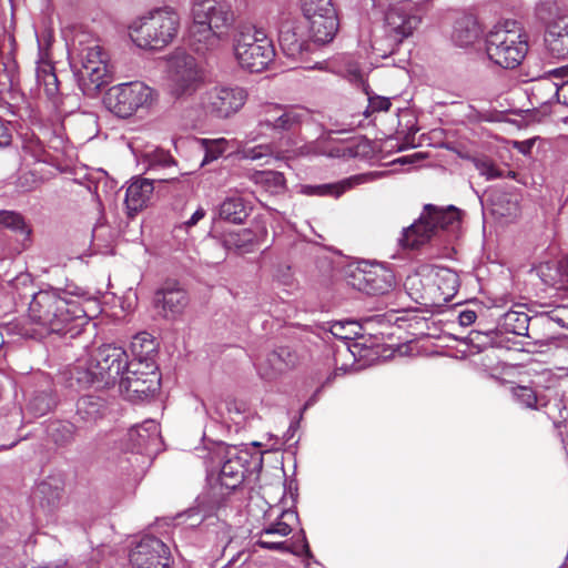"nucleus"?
<instances>
[{
  "mask_svg": "<svg viewBox=\"0 0 568 568\" xmlns=\"http://www.w3.org/2000/svg\"><path fill=\"white\" fill-rule=\"evenodd\" d=\"M28 320L33 327L24 335L42 338L49 334H70L74 336L88 323V315L81 303L68 298L54 290L32 293L28 307Z\"/></svg>",
  "mask_w": 568,
  "mask_h": 568,
  "instance_id": "1",
  "label": "nucleus"
},
{
  "mask_svg": "<svg viewBox=\"0 0 568 568\" xmlns=\"http://www.w3.org/2000/svg\"><path fill=\"white\" fill-rule=\"evenodd\" d=\"M191 13L190 37L199 52L215 49L235 22L232 6L224 0H193Z\"/></svg>",
  "mask_w": 568,
  "mask_h": 568,
  "instance_id": "2",
  "label": "nucleus"
},
{
  "mask_svg": "<svg viewBox=\"0 0 568 568\" xmlns=\"http://www.w3.org/2000/svg\"><path fill=\"white\" fill-rule=\"evenodd\" d=\"M154 349V343L146 334L134 337L132 351L135 361L128 363V367L118 379L120 390L128 399H144L158 392L160 375L158 366L150 357Z\"/></svg>",
  "mask_w": 568,
  "mask_h": 568,
  "instance_id": "3",
  "label": "nucleus"
},
{
  "mask_svg": "<svg viewBox=\"0 0 568 568\" xmlns=\"http://www.w3.org/2000/svg\"><path fill=\"white\" fill-rule=\"evenodd\" d=\"M459 225L460 211L457 207L426 204L419 219L403 230L398 241L404 248L418 250L442 233H455Z\"/></svg>",
  "mask_w": 568,
  "mask_h": 568,
  "instance_id": "4",
  "label": "nucleus"
},
{
  "mask_svg": "<svg viewBox=\"0 0 568 568\" xmlns=\"http://www.w3.org/2000/svg\"><path fill=\"white\" fill-rule=\"evenodd\" d=\"M180 30V16L171 7L158 8L135 19L130 28L132 41L142 49L161 50L169 45Z\"/></svg>",
  "mask_w": 568,
  "mask_h": 568,
  "instance_id": "5",
  "label": "nucleus"
},
{
  "mask_svg": "<svg viewBox=\"0 0 568 568\" xmlns=\"http://www.w3.org/2000/svg\"><path fill=\"white\" fill-rule=\"evenodd\" d=\"M488 58L504 69H515L521 64L528 52L527 36L520 23L505 20L497 23L486 37Z\"/></svg>",
  "mask_w": 568,
  "mask_h": 568,
  "instance_id": "6",
  "label": "nucleus"
},
{
  "mask_svg": "<svg viewBox=\"0 0 568 568\" xmlns=\"http://www.w3.org/2000/svg\"><path fill=\"white\" fill-rule=\"evenodd\" d=\"M233 52L239 65L250 72H261L275 57L272 41L262 28L241 27L233 38Z\"/></svg>",
  "mask_w": 568,
  "mask_h": 568,
  "instance_id": "7",
  "label": "nucleus"
},
{
  "mask_svg": "<svg viewBox=\"0 0 568 568\" xmlns=\"http://www.w3.org/2000/svg\"><path fill=\"white\" fill-rule=\"evenodd\" d=\"M158 100L156 91L142 81H132L111 87L105 97V106L119 118H130L139 111L150 110Z\"/></svg>",
  "mask_w": 568,
  "mask_h": 568,
  "instance_id": "8",
  "label": "nucleus"
},
{
  "mask_svg": "<svg viewBox=\"0 0 568 568\" xmlns=\"http://www.w3.org/2000/svg\"><path fill=\"white\" fill-rule=\"evenodd\" d=\"M204 83V73L191 54L178 52L170 59V94L176 101H186Z\"/></svg>",
  "mask_w": 568,
  "mask_h": 568,
  "instance_id": "9",
  "label": "nucleus"
},
{
  "mask_svg": "<svg viewBox=\"0 0 568 568\" xmlns=\"http://www.w3.org/2000/svg\"><path fill=\"white\" fill-rule=\"evenodd\" d=\"M80 45L78 49L79 80L88 91H97L108 82V54L94 40L85 44L80 42Z\"/></svg>",
  "mask_w": 568,
  "mask_h": 568,
  "instance_id": "10",
  "label": "nucleus"
},
{
  "mask_svg": "<svg viewBox=\"0 0 568 568\" xmlns=\"http://www.w3.org/2000/svg\"><path fill=\"white\" fill-rule=\"evenodd\" d=\"M247 100L245 89L237 85H214L201 97V105L205 113L229 119L237 113Z\"/></svg>",
  "mask_w": 568,
  "mask_h": 568,
  "instance_id": "11",
  "label": "nucleus"
},
{
  "mask_svg": "<svg viewBox=\"0 0 568 568\" xmlns=\"http://www.w3.org/2000/svg\"><path fill=\"white\" fill-rule=\"evenodd\" d=\"M353 287L369 295L390 292L395 284L394 273L381 264H361L349 275Z\"/></svg>",
  "mask_w": 568,
  "mask_h": 568,
  "instance_id": "12",
  "label": "nucleus"
},
{
  "mask_svg": "<svg viewBox=\"0 0 568 568\" xmlns=\"http://www.w3.org/2000/svg\"><path fill=\"white\" fill-rule=\"evenodd\" d=\"M307 115L304 109L266 104L260 112L257 129L262 132H293L302 125Z\"/></svg>",
  "mask_w": 568,
  "mask_h": 568,
  "instance_id": "13",
  "label": "nucleus"
},
{
  "mask_svg": "<svg viewBox=\"0 0 568 568\" xmlns=\"http://www.w3.org/2000/svg\"><path fill=\"white\" fill-rule=\"evenodd\" d=\"M90 358L91 365L100 375V382L106 387L118 382L129 363L126 352L122 347L110 344L94 349Z\"/></svg>",
  "mask_w": 568,
  "mask_h": 568,
  "instance_id": "14",
  "label": "nucleus"
},
{
  "mask_svg": "<svg viewBox=\"0 0 568 568\" xmlns=\"http://www.w3.org/2000/svg\"><path fill=\"white\" fill-rule=\"evenodd\" d=\"M422 22L418 8L412 6L390 7L385 14V31L394 44L413 36Z\"/></svg>",
  "mask_w": 568,
  "mask_h": 568,
  "instance_id": "15",
  "label": "nucleus"
},
{
  "mask_svg": "<svg viewBox=\"0 0 568 568\" xmlns=\"http://www.w3.org/2000/svg\"><path fill=\"white\" fill-rule=\"evenodd\" d=\"M132 568H168L169 549L163 541L153 536L143 537L130 555Z\"/></svg>",
  "mask_w": 568,
  "mask_h": 568,
  "instance_id": "16",
  "label": "nucleus"
},
{
  "mask_svg": "<svg viewBox=\"0 0 568 568\" xmlns=\"http://www.w3.org/2000/svg\"><path fill=\"white\" fill-rule=\"evenodd\" d=\"M297 364V354L287 346H281L260 357L256 363V369L261 378L274 381L295 368Z\"/></svg>",
  "mask_w": 568,
  "mask_h": 568,
  "instance_id": "17",
  "label": "nucleus"
},
{
  "mask_svg": "<svg viewBox=\"0 0 568 568\" xmlns=\"http://www.w3.org/2000/svg\"><path fill=\"white\" fill-rule=\"evenodd\" d=\"M217 454L224 458L219 477L221 486L233 490L244 479L248 455L236 447H225L222 444L217 446Z\"/></svg>",
  "mask_w": 568,
  "mask_h": 568,
  "instance_id": "18",
  "label": "nucleus"
},
{
  "mask_svg": "<svg viewBox=\"0 0 568 568\" xmlns=\"http://www.w3.org/2000/svg\"><path fill=\"white\" fill-rule=\"evenodd\" d=\"M128 440L133 450L152 455L161 447L160 426L154 420H145L129 430Z\"/></svg>",
  "mask_w": 568,
  "mask_h": 568,
  "instance_id": "19",
  "label": "nucleus"
},
{
  "mask_svg": "<svg viewBox=\"0 0 568 568\" xmlns=\"http://www.w3.org/2000/svg\"><path fill=\"white\" fill-rule=\"evenodd\" d=\"M187 303L186 292L176 285L169 284L159 290L154 296L155 307L165 318H175L181 315Z\"/></svg>",
  "mask_w": 568,
  "mask_h": 568,
  "instance_id": "20",
  "label": "nucleus"
},
{
  "mask_svg": "<svg viewBox=\"0 0 568 568\" xmlns=\"http://www.w3.org/2000/svg\"><path fill=\"white\" fill-rule=\"evenodd\" d=\"M297 520V514L294 510H283L277 521L270 524L261 534L256 544L270 550H287L284 541H271L268 537H286L292 532V526Z\"/></svg>",
  "mask_w": 568,
  "mask_h": 568,
  "instance_id": "21",
  "label": "nucleus"
},
{
  "mask_svg": "<svg viewBox=\"0 0 568 568\" xmlns=\"http://www.w3.org/2000/svg\"><path fill=\"white\" fill-rule=\"evenodd\" d=\"M428 278L434 294L433 303L449 302L459 286L458 275L446 267H429Z\"/></svg>",
  "mask_w": 568,
  "mask_h": 568,
  "instance_id": "22",
  "label": "nucleus"
},
{
  "mask_svg": "<svg viewBox=\"0 0 568 568\" xmlns=\"http://www.w3.org/2000/svg\"><path fill=\"white\" fill-rule=\"evenodd\" d=\"M536 272L545 285L558 294H568V258L541 263Z\"/></svg>",
  "mask_w": 568,
  "mask_h": 568,
  "instance_id": "23",
  "label": "nucleus"
},
{
  "mask_svg": "<svg viewBox=\"0 0 568 568\" xmlns=\"http://www.w3.org/2000/svg\"><path fill=\"white\" fill-rule=\"evenodd\" d=\"M308 23L310 37L314 42L327 43L336 34L338 22L335 9L331 12H323L305 17Z\"/></svg>",
  "mask_w": 568,
  "mask_h": 568,
  "instance_id": "24",
  "label": "nucleus"
},
{
  "mask_svg": "<svg viewBox=\"0 0 568 568\" xmlns=\"http://www.w3.org/2000/svg\"><path fill=\"white\" fill-rule=\"evenodd\" d=\"M153 182L149 179H135L126 187L124 203L129 215L144 209L153 195Z\"/></svg>",
  "mask_w": 568,
  "mask_h": 568,
  "instance_id": "25",
  "label": "nucleus"
},
{
  "mask_svg": "<svg viewBox=\"0 0 568 568\" xmlns=\"http://www.w3.org/2000/svg\"><path fill=\"white\" fill-rule=\"evenodd\" d=\"M545 41L555 58L568 59V17H561L549 26Z\"/></svg>",
  "mask_w": 568,
  "mask_h": 568,
  "instance_id": "26",
  "label": "nucleus"
},
{
  "mask_svg": "<svg viewBox=\"0 0 568 568\" xmlns=\"http://www.w3.org/2000/svg\"><path fill=\"white\" fill-rule=\"evenodd\" d=\"M374 174H359L346 179L335 184H318V185H302L301 193L308 196H326L334 195L339 196L345 191L352 189L354 185L372 181Z\"/></svg>",
  "mask_w": 568,
  "mask_h": 568,
  "instance_id": "27",
  "label": "nucleus"
},
{
  "mask_svg": "<svg viewBox=\"0 0 568 568\" xmlns=\"http://www.w3.org/2000/svg\"><path fill=\"white\" fill-rule=\"evenodd\" d=\"M428 275L429 266H426L406 277L404 287L412 300L423 304L433 303L434 294Z\"/></svg>",
  "mask_w": 568,
  "mask_h": 568,
  "instance_id": "28",
  "label": "nucleus"
},
{
  "mask_svg": "<svg viewBox=\"0 0 568 568\" xmlns=\"http://www.w3.org/2000/svg\"><path fill=\"white\" fill-rule=\"evenodd\" d=\"M69 385L70 387H78L80 389L88 387L104 388L100 382V375L91 365V358L78 361L72 368L69 369Z\"/></svg>",
  "mask_w": 568,
  "mask_h": 568,
  "instance_id": "29",
  "label": "nucleus"
},
{
  "mask_svg": "<svg viewBox=\"0 0 568 568\" xmlns=\"http://www.w3.org/2000/svg\"><path fill=\"white\" fill-rule=\"evenodd\" d=\"M480 34L481 29L477 19L471 14H463L455 21L452 39L459 47H469Z\"/></svg>",
  "mask_w": 568,
  "mask_h": 568,
  "instance_id": "30",
  "label": "nucleus"
},
{
  "mask_svg": "<svg viewBox=\"0 0 568 568\" xmlns=\"http://www.w3.org/2000/svg\"><path fill=\"white\" fill-rule=\"evenodd\" d=\"M278 42L284 54L290 58H295L302 52L304 40L296 21L285 20L282 23Z\"/></svg>",
  "mask_w": 568,
  "mask_h": 568,
  "instance_id": "31",
  "label": "nucleus"
},
{
  "mask_svg": "<svg viewBox=\"0 0 568 568\" xmlns=\"http://www.w3.org/2000/svg\"><path fill=\"white\" fill-rule=\"evenodd\" d=\"M264 134V132L256 130L250 132L247 135V140L243 143L240 149V154L243 159L260 161L263 159L272 158L277 154L280 151L276 146L268 143H260L253 145L252 143L258 140V136Z\"/></svg>",
  "mask_w": 568,
  "mask_h": 568,
  "instance_id": "32",
  "label": "nucleus"
},
{
  "mask_svg": "<svg viewBox=\"0 0 568 568\" xmlns=\"http://www.w3.org/2000/svg\"><path fill=\"white\" fill-rule=\"evenodd\" d=\"M221 244L225 251H235L241 254L247 253L252 251L254 234L248 229L226 231L222 234Z\"/></svg>",
  "mask_w": 568,
  "mask_h": 568,
  "instance_id": "33",
  "label": "nucleus"
},
{
  "mask_svg": "<svg viewBox=\"0 0 568 568\" xmlns=\"http://www.w3.org/2000/svg\"><path fill=\"white\" fill-rule=\"evenodd\" d=\"M499 326L506 333L531 337L528 333L530 317L525 312L514 310L506 312L499 320Z\"/></svg>",
  "mask_w": 568,
  "mask_h": 568,
  "instance_id": "34",
  "label": "nucleus"
},
{
  "mask_svg": "<svg viewBox=\"0 0 568 568\" xmlns=\"http://www.w3.org/2000/svg\"><path fill=\"white\" fill-rule=\"evenodd\" d=\"M250 209L240 196L225 199L220 205V217L231 223L241 224L248 216Z\"/></svg>",
  "mask_w": 568,
  "mask_h": 568,
  "instance_id": "35",
  "label": "nucleus"
},
{
  "mask_svg": "<svg viewBox=\"0 0 568 568\" xmlns=\"http://www.w3.org/2000/svg\"><path fill=\"white\" fill-rule=\"evenodd\" d=\"M104 402L95 396L87 395L77 403V414L88 423H94L104 415Z\"/></svg>",
  "mask_w": 568,
  "mask_h": 568,
  "instance_id": "36",
  "label": "nucleus"
},
{
  "mask_svg": "<svg viewBox=\"0 0 568 568\" xmlns=\"http://www.w3.org/2000/svg\"><path fill=\"white\" fill-rule=\"evenodd\" d=\"M37 82L43 87L49 99H54L59 93V80L54 68L50 62L41 61L37 67Z\"/></svg>",
  "mask_w": 568,
  "mask_h": 568,
  "instance_id": "37",
  "label": "nucleus"
},
{
  "mask_svg": "<svg viewBox=\"0 0 568 568\" xmlns=\"http://www.w3.org/2000/svg\"><path fill=\"white\" fill-rule=\"evenodd\" d=\"M33 498L42 506L53 507L61 498V487L55 479L42 480L34 488Z\"/></svg>",
  "mask_w": 568,
  "mask_h": 568,
  "instance_id": "38",
  "label": "nucleus"
},
{
  "mask_svg": "<svg viewBox=\"0 0 568 568\" xmlns=\"http://www.w3.org/2000/svg\"><path fill=\"white\" fill-rule=\"evenodd\" d=\"M541 91H548L549 98L545 102L557 101L568 105V79L562 83L552 82L549 79H542L534 85V93L538 95Z\"/></svg>",
  "mask_w": 568,
  "mask_h": 568,
  "instance_id": "39",
  "label": "nucleus"
},
{
  "mask_svg": "<svg viewBox=\"0 0 568 568\" xmlns=\"http://www.w3.org/2000/svg\"><path fill=\"white\" fill-rule=\"evenodd\" d=\"M54 405L55 402L53 397L49 393L42 392L30 398L28 409L34 416H42L50 412Z\"/></svg>",
  "mask_w": 568,
  "mask_h": 568,
  "instance_id": "40",
  "label": "nucleus"
},
{
  "mask_svg": "<svg viewBox=\"0 0 568 568\" xmlns=\"http://www.w3.org/2000/svg\"><path fill=\"white\" fill-rule=\"evenodd\" d=\"M471 161L478 172L487 180H494L504 176L503 171L498 169L494 161L487 156H476L473 158Z\"/></svg>",
  "mask_w": 568,
  "mask_h": 568,
  "instance_id": "41",
  "label": "nucleus"
},
{
  "mask_svg": "<svg viewBox=\"0 0 568 568\" xmlns=\"http://www.w3.org/2000/svg\"><path fill=\"white\" fill-rule=\"evenodd\" d=\"M203 148L205 150V155L202 161V165L209 162L216 160L219 156L223 154L226 149V140L225 139H215V140H202Z\"/></svg>",
  "mask_w": 568,
  "mask_h": 568,
  "instance_id": "42",
  "label": "nucleus"
},
{
  "mask_svg": "<svg viewBox=\"0 0 568 568\" xmlns=\"http://www.w3.org/2000/svg\"><path fill=\"white\" fill-rule=\"evenodd\" d=\"M359 328L358 324L353 321L335 322L331 326V333L339 339H353Z\"/></svg>",
  "mask_w": 568,
  "mask_h": 568,
  "instance_id": "43",
  "label": "nucleus"
},
{
  "mask_svg": "<svg viewBox=\"0 0 568 568\" xmlns=\"http://www.w3.org/2000/svg\"><path fill=\"white\" fill-rule=\"evenodd\" d=\"M49 432L57 444L64 445L72 439L73 426L71 424L53 423Z\"/></svg>",
  "mask_w": 568,
  "mask_h": 568,
  "instance_id": "44",
  "label": "nucleus"
},
{
  "mask_svg": "<svg viewBox=\"0 0 568 568\" xmlns=\"http://www.w3.org/2000/svg\"><path fill=\"white\" fill-rule=\"evenodd\" d=\"M301 8L304 17L331 12V9H334L331 0H301Z\"/></svg>",
  "mask_w": 568,
  "mask_h": 568,
  "instance_id": "45",
  "label": "nucleus"
},
{
  "mask_svg": "<svg viewBox=\"0 0 568 568\" xmlns=\"http://www.w3.org/2000/svg\"><path fill=\"white\" fill-rule=\"evenodd\" d=\"M150 169H154L158 166H170L174 163L172 156L169 152L162 149H154L144 154Z\"/></svg>",
  "mask_w": 568,
  "mask_h": 568,
  "instance_id": "46",
  "label": "nucleus"
},
{
  "mask_svg": "<svg viewBox=\"0 0 568 568\" xmlns=\"http://www.w3.org/2000/svg\"><path fill=\"white\" fill-rule=\"evenodd\" d=\"M514 396L517 400L528 408H537L538 398L535 390L527 386H517L514 388Z\"/></svg>",
  "mask_w": 568,
  "mask_h": 568,
  "instance_id": "47",
  "label": "nucleus"
},
{
  "mask_svg": "<svg viewBox=\"0 0 568 568\" xmlns=\"http://www.w3.org/2000/svg\"><path fill=\"white\" fill-rule=\"evenodd\" d=\"M0 224L13 230H21L27 234L30 233V230L27 229L22 216L14 212L0 211Z\"/></svg>",
  "mask_w": 568,
  "mask_h": 568,
  "instance_id": "48",
  "label": "nucleus"
},
{
  "mask_svg": "<svg viewBox=\"0 0 568 568\" xmlns=\"http://www.w3.org/2000/svg\"><path fill=\"white\" fill-rule=\"evenodd\" d=\"M224 556H229L230 558L227 560V564L224 568H243L250 560L251 555L248 551L241 550L237 551L235 555L232 554V547L231 544H229L223 551Z\"/></svg>",
  "mask_w": 568,
  "mask_h": 568,
  "instance_id": "49",
  "label": "nucleus"
},
{
  "mask_svg": "<svg viewBox=\"0 0 568 568\" xmlns=\"http://www.w3.org/2000/svg\"><path fill=\"white\" fill-rule=\"evenodd\" d=\"M274 280L285 288L295 287V280L290 266H278L274 273Z\"/></svg>",
  "mask_w": 568,
  "mask_h": 568,
  "instance_id": "50",
  "label": "nucleus"
},
{
  "mask_svg": "<svg viewBox=\"0 0 568 568\" xmlns=\"http://www.w3.org/2000/svg\"><path fill=\"white\" fill-rule=\"evenodd\" d=\"M547 321L568 329V305H559L547 315Z\"/></svg>",
  "mask_w": 568,
  "mask_h": 568,
  "instance_id": "51",
  "label": "nucleus"
},
{
  "mask_svg": "<svg viewBox=\"0 0 568 568\" xmlns=\"http://www.w3.org/2000/svg\"><path fill=\"white\" fill-rule=\"evenodd\" d=\"M390 101L383 97H369L368 106L365 114L368 115L371 112L388 111L390 108Z\"/></svg>",
  "mask_w": 568,
  "mask_h": 568,
  "instance_id": "52",
  "label": "nucleus"
},
{
  "mask_svg": "<svg viewBox=\"0 0 568 568\" xmlns=\"http://www.w3.org/2000/svg\"><path fill=\"white\" fill-rule=\"evenodd\" d=\"M345 74L351 82L364 84V73L356 62L346 64Z\"/></svg>",
  "mask_w": 568,
  "mask_h": 568,
  "instance_id": "53",
  "label": "nucleus"
},
{
  "mask_svg": "<svg viewBox=\"0 0 568 568\" xmlns=\"http://www.w3.org/2000/svg\"><path fill=\"white\" fill-rule=\"evenodd\" d=\"M261 180L272 182L275 187H283L285 183L283 174L274 171L263 172L261 174Z\"/></svg>",
  "mask_w": 568,
  "mask_h": 568,
  "instance_id": "54",
  "label": "nucleus"
},
{
  "mask_svg": "<svg viewBox=\"0 0 568 568\" xmlns=\"http://www.w3.org/2000/svg\"><path fill=\"white\" fill-rule=\"evenodd\" d=\"M11 142V135L8 128L0 120V148L9 145Z\"/></svg>",
  "mask_w": 568,
  "mask_h": 568,
  "instance_id": "55",
  "label": "nucleus"
},
{
  "mask_svg": "<svg viewBox=\"0 0 568 568\" xmlns=\"http://www.w3.org/2000/svg\"><path fill=\"white\" fill-rule=\"evenodd\" d=\"M205 216V211L202 207H199L192 216L185 222L187 227L194 226Z\"/></svg>",
  "mask_w": 568,
  "mask_h": 568,
  "instance_id": "56",
  "label": "nucleus"
},
{
  "mask_svg": "<svg viewBox=\"0 0 568 568\" xmlns=\"http://www.w3.org/2000/svg\"><path fill=\"white\" fill-rule=\"evenodd\" d=\"M476 313L473 311H464L459 314V323L462 325H470L476 321Z\"/></svg>",
  "mask_w": 568,
  "mask_h": 568,
  "instance_id": "57",
  "label": "nucleus"
},
{
  "mask_svg": "<svg viewBox=\"0 0 568 568\" xmlns=\"http://www.w3.org/2000/svg\"><path fill=\"white\" fill-rule=\"evenodd\" d=\"M316 150L313 144H305L296 150L293 151V156H304V155H311L315 154Z\"/></svg>",
  "mask_w": 568,
  "mask_h": 568,
  "instance_id": "58",
  "label": "nucleus"
},
{
  "mask_svg": "<svg viewBox=\"0 0 568 568\" xmlns=\"http://www.w3.org/2000/svg\"><path fill=\"white\" fill-rule=\"evenodd\" d=\"M531 93H532V95L535 97V99L537 100L538 103H540V104H547L548 103V102H545V99L549 98V92L548 91H541V93L536 95L534 93V88H532L531 89Z\"/></svg>",
  "mask_w": 568,
  "mask_h": 568,
  "instance_id": "59",
  "label": "nucleus"
},
{
  "mask_svg": "<svg viewBox=\"0 0 568 568\" xmlns=\"http://www.w3.org/2000/svg\"><path fill=\"white\" fill-rule=\"evenodd\" d=\"M555 75H566L568 73V65L556 69L552 71Z\"/></svg>",
  "mask_w": 568,
  "mask_h": 568,
  "instance_id": "60",
  "label": "nucleus"
},
{
  "mask_svg": "<svg viewBox=\"0 0 568 568\" xmlns=\"http://www.w3.org/2000/svg\"><path fill=\"white\" fill-rule=\"evenodd\" d=\"M28 281H29L28 276H21V277H18V278H17V282L26 283V282H28Z\"/></svg>",
  "mask_w": 568,
  "mask_h": 568,
  "instance_id": "61",
  "label": "nucleus"
},
{
  "mask_svg": "<svg viewBox=\"0 0 568 568\" xmlns=\"http://www.w3.org/2000/svg\"><path fill=\"white\" fill-rule=\"evenodd\" d=\"M508 175H511V176H514V172H511V171H508Z\"/></svg>",
  "mask_w": 568,
  "mask_h": 568,
  "instance_id": "62",
  "label": "nucleus"
},
{
  "mask_svg": "<svg viewBox=\"0 0 568 568\" xmlns=\"http://www.w3.org/2000/svg\"><path fill=\"white\" fill-rule=\"evenodd\" d=\"M268 539H270L271 541H276V540H275V538H273V537H268Z\"/></svg>",
  "mask_w": 568,
  "mask_h": 568,
  "instance_id": "63",
  "label": "nucleus"
}]
</instances>
